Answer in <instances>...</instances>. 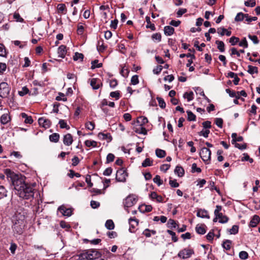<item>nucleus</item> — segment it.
<instances>
[{
  "instance_id": "f257e3e1",
  "label": "nucleus",
  "mask_w": 260,
  "mask_h": 260,
  "mask_svg": "<svg viewBox=\"0 0 260 260\" xmlns=\"http://www.w3.org/2000/svg\"><path fill=\"white\" fill-rule=\"evenodd\" d=\"M5 172L7 178H10L14 186L15 193L17 196L24 200H29L34 198V187L36 186V183H26L23 177H19L10 169H6Z\"/></svg>"
},
{
  "instance_id": "f03ea898",
  "label": "nucleus",
  "mask_w": 260,
  "mask_h": 260,
  "mask_svg": "<svg viewBox=\"0 0 260 260\" xmlns=\"http://www.w3.org/2000/svg\"><path fill=\"white\" fill-rule=\"evenodd\" d=\"M24 224L22 220H17L12 226V229L14 233L21 235L23 233Z\"/></svg>"
},
{
  "instance_id": "7ed1b4c3",
  "label": "nucleus",
  "mask_w": 260,
  "mask_h": 260,
  "mask_svg": "<svg viewBox=\"0 0 260 260\" xmlns=\"http://www.w3.org/2000/svg\"><path fill=\"white\" fill-rule=\"evenodd\" d=\"M138 201L137 197L135 194H130L128 196L123 202L125 208L132 207L136 204Z\"/></svg>"
},
{
  "instance_id": "20e7f679",
  "label": "nucleus",
  "mask_w": 260,
  "mask_h": 260,
  "mask_svg": "<svg viewBox=\"0 0 260 260\" xmlns=\"http://www.w3.org/2000/svg\"><path fill=\"white\" fill-rule=\"evenodd\" d=\"M11 88L6 82H2L0 84V96L2 98L8 97L10 93Z\"/></svg>"
},
{
  "instance_id": "39448f33",
  "label": "nucleus",
  "mask_w": 260,
  "mask_h": 260,
  "mask_svg": "<svg viewBox=\"0 0 260 260\" xmlns=\"http://www.w3.org/2000/svg\"><path fill=\"white\" fill-rule=\"evenodd\" d=\"M211 152L207 148L203 147L200 152V155L204 162L210 161L211 159Z\"/></svg>"
},
{
  "instance_id": "423d86ee",
  "label": "nucleus",
  "mask_w": 260,
  "mask_h": 260,
  "mask_svg": "<svg viewBox=\"0 0 260 260\" xmlns=\"http://www.w3.org/2000/svg\"><path fill=\"white\" fill-rule=\"evenodd\" d=\"M127 176L126 172L123 168H122L117 171L116 179L118 182H125Z\"/></svg>"
},
{
  "instance_id": "0eeeda50",
  "label": "nucleus",
  "mask_w": 260,
  "mask_h": 260,
  "mask_svg": "<svg viewBox=\"0 0 260 260\" xmlns=\"http://www.w3.org/2000/svg\"><path fill=\"white\" fill-rule=\"evenodd\" d=\"M193 253L194 251L192 249L184 248L178 253V256L185 259L190 257Z\"/></svg>"
},
{
  "instance_id": "6e6552de",
  "label": "nucleus",
  "mask_w": 260,
  "mask_h": 260,
  "mask_svg": "<svg viewBox=\"0 0 260 260\" xmlns=\"http://www.w3.org/2000/svg\"><path fill=\"white\" fill-rule=\"evenodd\" d=\"M88 250L89 260H93L98 258L102 255V254L95 249H90Z\"/></svg>"
},
{
  "instance_id": "1a4fd4ad",
  "label": "nucleus",
  "mask_w": 260,
  "mask_h": 260,
  "mask_svg": "<svg viewBox=\"0 0 260 260\" xmlns=\"http://www.w3.org/2000/svg\"><path fill=\"white\" fill-rule=\"evenodd\" d=\"M58 211H59L62 215L70 217L72 214V210L71 208H67L64 205L59 206L58 208Z\"/></svg>"
},
{
  "instance_id": "9d476101",
  "label": "nucleus",
  "mask_w": 260,
  "mask_h": 260,
  "mask_svg": "<svg viewBox=\"0 0 260 260\" xmlns=\"http://www.w3.org/2000/svg\"><path fill=\"white\" fill-rule=\"evenodd\" d=\"M38 122L40 126H42L45 128L50 127L51 125V121L45 117L39 118L38 119Z\"/></svg>"
},
{
  "instance_id": "9b49d317",
  "label": "nucleus",
  "mask_w": 260,
  "mask_h": 260,
  "mask_svg": "<svg viewBox=\"0 0 260 260\" xmlns=\"http://www.w3.org/2000/svg\"><path fill=\"white\" fill-rule=\"evenodd\" d=\"M90 84L94 90L99 89L101 86H102V83L100 79L98 78H92L90 80Z\"/></svg>"
},
{
  "instance_id": "f8f14e48",
  "label": "nucleus",
  "mask_w": 260,
  "mask_h": 260,
  "mask_svg": "<svg viewBox=\"0 0 260 260\" xmlns=\"http://www.w3.org/2000/svg\"><path fill=\"white\" fill-rule=\"evenodd\" d=\"M128 221L129 224V231L131 233H134L135 229L138 224V220L135 217H131L128 219Z\"/></svg>"
},
{
  "instance_id": "ddd939ff",
  "label": "nucleus",
  "mask_w": 260,
  "mask_h": 260,
  "mask_svg": "<svg viewBox=\"0 0 260 260\" xmlns=\"http://www.w3.org/2000/svg\"><path fill=\"white\" fill-rule=\"evenodd\" d=\"M73 142V137L71 134H67L63 136V142L66 146H70Z\"/></svg>"
},
{
  "instance_id": "4468645a",
  "label": "nucleus",
  "mask_w": 260,
  "mask_h": 260,
  "mask_svg": "<svg viewBox=\"0 0 260 260\" xmlns=\"http://www.w3.org/2000/svg\"><path fill=\"white\" fill-rule=\"evenodd\" d=\"M58 57L63 58L67 53L66 46L64 45H61L58 48Z\"/></svg>"
},
{
  "instance_id": "2eb2a0df",
  "label": "nucleus",
  "mask_w": 260,
  "mask_h": 260,
  "mask_svg": "<svg viewBox=\"0 0 260 260\" xmlns=\"http://www.w3.org/2000/svg\"><path fill=\"white\" fill-rule=\"evenodd\" d=\"M88 250H85L77 255L78 257V260H89L88 259Z\"/></svg>"
},
{
  "instance_id": "dca6fc26",
  "label": "nucleus",
  "mask_w": 260,
  "mask_h": 260,
  "mask_svg": "<svg viewBox=\"0 0 260 260\" xmlns=\"http://www.w3.org/2000/svg\"><path fill=\"white\" fill-rule=\"evenodd\" d=\"M149 197L152 200H156L157 202L161 203L163 202V198L161 196L158 195L156 192H151Z\"/></svg>"
},
{
  "instance_id": "f3484780",
  "label": "nucleus",
  "mask_w": 260,
  "mask_h": 260,
  "mask_svg": "<svg viewBox=\"0 0 260 260\" xmlns=\"http://www.w3.org/2000/svg\"><path fill=\"white\" fill-rule=\"evenodd\" d=\"M152 209V207L151 205H146L144 204L139 207V211L143 213L150 212L151 211Z\"/></svg>"
},
{
  "instance_id": "a211bd4d",
  "label": "nucleus",
  "mask_w": 260,
  "mask_h": 260,
  "mask_svg": "<svg viewBox=\"0 0 260 260\" xmlns=\"http://www.w3.org/2000/svg\"><path fill=\"white\" fill-rule=\"evenodd\" d=\"M260 221V218L258 215H255L251 219L249 226L251 227H255Z\"/></svg>"
},
{
  "instance_id": "6ab92c4d",
  "label": "nucleus",
  "mask_w": 260,
  "mask_h": 260,
  "mask_svg": "<svg viewBox=\"0 0 260 260\" xmlns=\"http://www.w3.org/2000/svg\"><path fill=\"white\" fill-rule=\"evenodd\" d=\"M197 216L201 218H209L210 216L208 215V212L205 210L200 209L198 210L197 214Z\"/></svg>"
},
{
  "instance_id": "aec40b11",
  "label": "nucleus",
  "mask_w": 260,
  "mask_h": 260,
  "mask_svg": "<svg viewBox=\"0 0 260 260\" xmlns=\"http://www.w3.org/2000/svg\"><path fill=\"white\" fill-rule=\"evenodd\" d=\"M232 144H236L237 143V142H241L243 140V138L242 136H239L237 137V135L236 133H233L232 134Z\"/></svg>"
},
{
  "instance_id": "412c9836",
  "label": "nucleus",
  "mask_w": 260,
  "mask_h": 260,
  "mask_svg": "<svg viewBox=\"0 0 260 260\" xmlns=\"http://www.w3.org/2000/svg\"><path fill=\"white\" fill-rule=\"evenodd\" d=\"M21 117L24 119V122L26 124H31L33 122V119L30 116H28L25 113L21 114Z\"/></svg>"
},
{
  "instance_id": "4be33fe9",
  "label": "nucleus",
  "mask_w": 260,
  "mask_h": 260,
  "mask_svg": "<svg viewBox=\"0 0 260 260\" xmlns=\"http://www.w3.org/2000/svg\"><path fill=\"white\" fill-rule=\"evenodd\" d=\"M174 32V28L171 26H166L164 27V33L166 36H171Z\"/></svg>"
},
{
  "instance_id": "5701e85b",
  "label": "nucleus",
  "mask_w": 260,
  "mask_h": 260,
  "mask_svg": "<svg viewBox=\"0 0 260 260\" xmlns=\"http://www.w3.org/2000/svg\"><path fill=\"white\" fill-rule=\"evenodd\" d=\"M0 120L2 124H6L10 121V117L8 114H4L1 116Z\"/></svg>"
},
{
  "instance_id": "b1692460",
  "label": "nucleus",
  "mask_w": 260,
  "mask_h": 260,
  "mask_svg": "<svg viewBox=\"0 0 260 260\" xmlns=\"http://www.w3.org/2000/svg\"><path fill=\"white\" fill-rule=\"evenodd\" d=\"M174 172L179 177H182L184 174V170L183 168L180 166H177L176 167Z\"/></svg>"
},
{
  "instance_id": "393cba45",
  "label": "nucleus",
  "mask_w": 260,
  "mask_h": 260,
  "mask_svg": "<svg viewBox=\"0 0 260 260\" xmlns=\"http://www.w3.org/2000/svg\"><path fill=\"white\" fill-rule=\"evenodd\" d=\"M205 225H200L198 224L196 227V231L197 233L201 235H204L206 233V230H205Z\"/></svg>"
},
{
  "instance_id": "a878e982",
  "label": "nucleus",
  "mask_w": 260,
  "mask_h": 260,
  "mask_svg": "<svg viewBox=\"0 0 260 260\" xmlns=\"http://www.w3.org/2000/svg\"><path fill=\"white\" fill-rule=\"evenodd\" d=\"M216 44L217 45V49L221 52H223L225 51V45L223 42L219 40H217L215 42Z\"/></svg>"
},
{
  "instance_id": "bb28decb",
  "label": "nucleus",
  "mask_w": 260,
  "mask_h": 260,
  "mask_svg": "<svg viewBox=\"0 0 260 260\" xmlns=\"http://www.w3.org/2000/svg\"><path fill=\"white\" fill-rule=\"evenodd\" d=\"M148 122L147 118L144 116H140L137 118V123L140 125L142 126Z\"/></svg>"
},
{
  "instance_id": "cd10ccee",
  "label": "nucleus",
  "mask_w": 260,
  "mask_h": 260,
  "mask_svg": "<svg viewBox=\"0 0 260 260\" xmlns=\"http://www.w3.org/2000/svg\"><path fill=\"white\" fill-rule=\"evenodd\" d=\"M248 16V14H244L242 12L238 13L235 18V20L236 21H241L244 18H246V17Z\"/></svg>"
},
{
  "instance_id": "c85d7f7f",
  "label": "nucleus",
  "mask_w": 260,
  "mask_h": 260,
  "mask_svg": "<svg viewBox=\"0 0 260 260\" xmlns=\"http://www.w3.org/2000/svg\"><path fill=\"white\" fill-rule=\"evenodd\" d=\"M57 9L59 13L66 14L67 12L66 6L64 4H58Z\"/></svg>"
},
{
  "instance_id": "c756f323",
  "label": "nucleus",
  "mask_w": 260,
  "mask_h": 260,
  "mask_svg": "<svg viewBox=\"0 0 260 260\" xmlns=\"http://www.w3.org/2000/svg\"><path fill=\"white\" fill-rule=\"evenodd\" d=\"M59 139V135L57 133H53L49 136V140L51 142L57 143Z\"/></svg>"
},
{
  "instance_id": "7c9ffc66",
  "label": "nucleus",
  "mask_w": 260,
  "mask_h": 260,
  "mask_svg": "<svg viewBox=\"0 0 260 260\" xmlns=\"http://www.w3.org/2000/svg\"><path fill=\"white\" fill-rule=\"evenodd\" d=\"M232 241L230 240H225L222 244V247L226 250H229L231 248Z\"/></svg>"
},
{
  "instance_id": "2f4dec72",
  "label": "nucleus",
  "mask_w": 260,
  "mask_h": 260,
  "mask_svg": "<svg viewBox=\"0 0 260 260\" xmlns=\"http://www.w3.org/2000/svg\"><path fill=\"white\" fill-rule=\"evenodd\" d=\"M216 216L218 217L220 223H225L229 220V218L226 216L223 215L222 213H220L218 216L217 215Z\"/></svg>"
},
{
  "instance_id": "473e14b6",
  "label": "nucleus",
  "mask_w": 260,
  "mask_h": 260,
  "mask_svg": "<svg viewBox=\"0 0 260 260\" xmlns=\"http://www.w3.org/2000/svg\"><path fill=\"white\" fill-rule=\"evenodd\" d=\"M84 143L85 146L88 147H95L97 146V142L93 140H87L85 141Z\"/></svg>"
},
{
  "instance_id": "72a5a7b5",
  "label": "nucleus",
  "mask_w": 260,
  "mask_h": 260,
  "mask_svg": "<svg viewBox=\"0 0 260 260\" xmlns=\"http://www.w3.org/2000/svg\"><path fill=\"white\" fill-rule=\"evenodd\" d=\"M7 196V190L3 185H0V200L6 197Z\"/></svg>"
},
{
  "instance_id": "f704fd0d",
  "label": "nucleus",
  "mask_w": 260,
  "mask_h": 260,
  "mask_svg": "<svg viewBox=\"0 0 260 260\" xmlns=\"http://www.w3.org/2000/svg\"><path fill=\"white\" fill-rule=\"evenodd\" d=\"M98 137L103 140H109L110 141L112 140V137L109 134H104L100 133Z\"/></svg>"
},
{
  "instance_id": "c9c22d12",
  "label": "nucleus",
  "mask_w": 260,
  "mask_h": 260,
  "mask_svg": "<svg viewBox=\"0 0 260 260\" xmlns=\"http://www.w3.org/2000/svg\"><path fill=\"white\" fill-rule=\"evenodd\" d=\"M183 98L186 99L188 102L192 101L193 99V92L192 91L186 92L183 94Z\"/></svg>"
},
{
  "instance_id": "e433bc0d",
  "label": "nucleus",
  "mask_w": 260,
  "mask_h": 260,
  "mask_svg": "<svg viewBox=\"0 0 260 260\" xmlns=\"http://www.w3.org/2000/svg\"><path fill=\"white\" fill-rule=\"evenodd\" d=\"M155 154L156 156L159 158H163L166 156V154L165 150L158 148L156 149Z\"/></svg>"
},
{
  "instance_id": "4c0bfd02",
  "label": "nucleus",
  "mask_w": 260,
  "mask_h": 260,
  "mask_svg": "<svg viewBox=\"0 0 260 260\" xmlns=\"http://www.w3.org/2000/svg\"><path fill=\"white\" fill-rule=\"evenodd\" d=\"M105 226L108 230H113L114 229L115 225L113 221L111 219H109L106 221Z\"/></svg>"
},
{
  "instance_id": "58836bf2",
  "label": "nucleus",
  "mask_w": 260,
  "mask_h": 260,
  "mask_svg": "<svg viewBox=\"0 0 260 260\" xmlns=\"http://www.w3.org/2000/svg\"><path fill=\"white\" fill-rule=\"evenodd\" d=\"M135 132L139 134H143V135H146L147 134V131L146 129L143 127L142 126H140L139 128H136L135 130Z\"/></svg>"
},
{
  "instance_id": "ea45409f",
  "label": "nucleus",
  "mask_w": 260,
  "mask_h": 260,
  "mask_svg": "<svg viewBox=\"0 0 260 260\" xmlns=\"http://www.w3.org/2000/svg\"><path fill=\"white\" fill-rule=\"evenodd\" d=\"M103 64L102 63H99V60L97 59H95L91 61V68L92 69H94L95 68H99L102 67Z\"/></svg>"
},
{
  "instance_id": "a19ab883",
  "label": "nucleus",
  "mask_w": 260,
  "mask_h": 260,
  "mask_svg": "<svg viewBox=\"0 0 260 260\" xmlns=\"http://www.w3.org/2000/svg\"><path fill=\"white\" fill-rule=\"evenodd\" d=\"M106 48V47L104 45L103 41L98 42L97 45V50L100 52H103Z\"/></svg>"
},
{
  "instance_id": "79ce46f5",
  "label": "nucleus",
  "mask_w": 260,
  "mask_h": 260,
  "mask_svg": "<svg viewBox=\"0 0 260 260\" xmlns=\"http://www.w3.org/2000/svg\"><path fill=\"white\" fill-rule=\"evenodd\" d=\"M248 69L247 71L250 74H253L254 73L257 74L258 73V68L256 67L249 65Z\"/></svg>"
},
{
  "instance_id": "37998d69",
  "label": "nucleus",
  "mask_w": 260,
  "mask_h": 260,
  "mask_svg": "<svg viewBox=\"0 0 260 260\" xmlns=\"http://www.w3.org/2000/svg\"><path fill=\"white\" fill-rule=\"evenodd\" d=\"M146 20L147 23V25H146L147 28H150L152 30H155V27L154 24L151 23L150 22V17L148 16H147L146 17Z\"/></svg>"
},
{
  "instance_id": "c03bdc74",
  "label": "nucleus",
  "mask_w": 260,
  "mask_h": 260,
  "mask_svg": "<svg viewBox=\"0 0 260 260\" xmlns=\"http://www.w3.org/2000/svg\"><path fill=\"white\" fill-rule=\"evenodd\" d=\"M153 161L149 158H146L142 162V166L143 167H147L152 165Z\"/></svg>"
},
{
  "instance_id": "a18cd8bd",
  "label": "nucleus",
  "mask_w": 260,
  "mask_h": 260,
  "mask_svg": "<svg viewBox=\"0 0 260 260\" xmlns=\"http://www.w3.org/2000/svg\"><path fill=\"white\" fill-rule=\"evenodd\" d=\"M13 18L15 20L16 22H23L24 19L20 16V14L15 12L13 14Z\"/></svg>"
},
{
  "instance_id": "49530a36",
  "label": "nucleus",
  "mask_w": 260,
  "mask_h": 260,
  "mask_svg": "<svg viewBox=\"0 0 260 260\" xmlns=\"http://www.w3.org/2000/svg\"><path fill=\"white\" fill-rule=\"evenodd\" d=\"M187 114V119L189 121H195L196 119V115L190 111H186Z\"/></svg>"
},
{
  "instance_id": "de8ad7c7",
  "label": "nucleus",
  "mask_w": 260,
  "mask_h": 260,
  "mask_svg": "<svg viewBox=\"0 0 260 260\" xmlns=\"http://www.w3.org/2000/svg\"><path fill=\"white\" fill-rule=\"evenodd\" d=\"M156 99L158 101L159 106L161 108L164 109L166 107V104L164 99L160 97H157Z\"/></svg>"
},
{
  "instance_id": "09e8293b",
  "label": "nucleus",
  "mask_w": 260,
  "mask_h": 260,
  "mask_svg": "<svg viewBox=\"0 0 260 260\" xmlns=\"http://www.w3.org/2000/svg\"><path fill=\"white\" fill-rule=\"evenodd\" d=\"M167 226L169 228H176L177 224L174 220L170 219L168 221Z\"/></svg>"
},
{
  "instance_id": "8fccbe9b",
  "label": "nucleus",
  "mask_w": 260,
  "mask_h": 260,
  "mask_svg": "<svg viewBox=\"0 0 260 260\" xmlns=\"http://www.w3.org/2000/svg\"><path fill=\"white\" fill-rule=\"evenodd\" d=\"M58 124L60 125V127L61 128H66L67 129H69L70 128V126L67 125V122L65 121V120L61 119L59 121Z\"/></svg>"
},
{
  "instance_id": "3c124183",
  "label": "nucleus",
  "mask_w": 260,
  "mask_h": 260,
  "mask_svg": "<svg viewBox=\"0 0 260 260\" xmlns=\"http://www.w3.org/2000/svg\"><path fill=\"white\" fill-rule=\"evenodd\" d=\"M29 92V89L26 87H23L21 91H18V94L20 96H23L24 95L28 93Z\"/></svg>"
},
{
  "instance_id": "603ef678",
  "label": "nucleus",
  "mask_w": 260,
  "mask_h": 260,
  "mask_svg": "<svg viewBox=\"0 0 260 260\" xmlns=\"http://www.w3.org/2000/svg\"><path fill=\"white\" fill-rule=\"evenodd\" d=\"M131 84L134 85L138 84L139 82L138 76L136 75L133 76L131 80Z\"/></svg>"
},
{
  "instance_id": "864d4df0",
  "label": "nucleus",
  "mask_w": 260,
  "mask_h": 260,
  "mask_svg": "<svg viewBox=\"0 0 260 260\" xmlns=\"http://www.w3.org/2000/svg\"><path fill=\"white\" fill-rule=\"evenodd\" d=\"M110 96L112 98H115L116 100L120 98V91L117 90L115 91H112L110 93Z\"/></svg>"
},
{
  "instance_id": "5fc2aeb1",
  "label": "nucleus",
  "mask_w": 260,
  "mask_h": 260,
  "mask_svg": "<svg viewBox=\"0 0 260 260\" xmlns=\"http://www.w3.org/2000/svg\"><path fill=\"white\" fill-rule=\"evenodd\" d=\"M244 4L246 7H253L256 5V2L255 0H248L245 2Z\"/></svg>"
},
{
  "instance_id": "6e6d98bb",
  "label": "nucleus",
  "mask_w": 260,
  "mask_h": 260,
  "mask_svg": "<svg viewBox=\"0 0 260 260\" xmlns=\"http://www.w3.org/2000/svg\"><path fill=\"white\" fill-rule=\"evenodd\" d=\"M167 232L172 236V240L174 242H177L178 241V238L176 236V234L173 231L168 230Z\"/></svg>"
},
{
  "instance_id": "4d7b16f0",
  "label": "nucleus",
  "mask_w": 260,
  "mask_h": 260,
  "mask_svg": "<svg viewBox=\"0 0 260 260\" xmlns=\"http://www.w3.org/2000/svg\"><path fill=\"white\" fill-rule=\"evenodd\" d=\"M239 42V39L238 37L233 36L229 39V42L232 45H235Z\"/></svg>"
},
{
  "instance_id": "13d9d810",
  "label": "nucleus",
  "mask_w": 260,
  "mask_h": 260,
  "mask_svg": "<svg viewBox=\"0 0 260 260\" xmlns=\"http://www.w3.org/2000/svg\"><path fill=\"white\" fill-rule=\"evenodd\" d=\"M201 171H202V170H201V168L197 167V164L196 163H193L192 165V166H191V172L192 173H194V172L201 173Z\"/></svg>"
},
{
  "instance_id": "bf43d9fd",
  "label": "nucleus",
  "mask_w": 260,
  "mask_h": 260,
  "mask_svg": "<svg viewBox=\"0 0 260 260\" xmlns=\"http://www.w3.org/2000/svg\"><path fill=\"white\" fill-rule=\"evenodd\" d=\"M94 123L91 121H88L86 123L85 127L87 129L92 131L94 128Z\"/></svg>"
},
{
  "instance_id": "052dcab7",
  "label": "nucleus",
  "mask_w": 260,
  "mask_h": 260,
  "mask_svg": "<svg viewBox=\"0 0 260 260\" xmlns=\"http://www.w3.org/2000/svg\"><path fill=\"white\" fill-rule=\"evenodd\" d=\"M153 180L154 183L157 184L158 186H160L162 184V181L161 180L159 175H156Z\"/></svg>"
},
{
  "instance_id": "680f3d73",
  "label": "nucleus",
  "mask_w": 260,
  "mask_h": 260,
  "mask_svg": "<svg viewBox=\"0 0 260 260\" xmlns=\"http://www.w3.org/2000/svg\"><path fill=\"white\" fill-rule=\"evenodd\" d=\"M239 226L237 225H234L232 229L229 231L231 234H236L238 233Z\"/></svg>"
},
{
  "instance_id": "e2e57ef3",
  "label": "nucleus",
  "mask_w": 260,
  "mask_h": 260,
  "mask_svg": "<svg viewBox=\"0 0 260 260\" xmlns=\"http://www.w3.org/2000/svg\"><path fill=\"white\" fill-rule=\"evenodd\" d=\"M152 39L153 40H156L157 42L161 41V36L159 33H155L152 35Z\"/></svg>"
},
{
  "instance_id": "0e129e2a",
  "label": "nucleus",
  "mask_w": 260,
  "mask_h": 260,
  "mask_svg": "<svg viewBox=\"0 0 260 260\" xmlns=\"http://www.w3.org/2000/svg\"><path fill=\"white\" fill-rule=\"evenodd\" d=\"M239 45L240 47H243L244 48L248 47V43L247 42L246 38H244L239 43Z\"/></svg>"
},
{
  "instance_id": "69168bd1",
  "label": "nucleus",
  "mask_w": 260,
  "mask_h": 260,
  "mask_svg": "<svg viewBox=\"0 0 260 260\" xmlns=\"http://www.w3.org/2000/svg\"><path fill=\"white\" fill-rule=\"evenodd\" d=\"M83 57L84 55L83 54L78 52H76L73 56V59L74 60H77L79 59L82 60L83 59Z\"/></svg>"
},
{
  "instance_id": "338daca9",
  "label": "nucleus",
  "mask_w": 260,
  "mask_h": 260,
  "mask_svg": "<svg viewBox=\"0 0 260 260\" xmlns=\"http://www.w3.org/2000/svg\"><path fill=\"white\" fill-rule=\"evenodd\" d=\"M239 257L242 259H246L248 257V254L246 251H242L239 253Z\"/></svg>"
},
{
  "instance_id": "774afa93",
  "label": "nucleus",
  "mask_w": 260,
  "mask_h": 260,
  "mask_svg": "<svg viewBox=\"0 0 260 260\" xmlns=\"http://www.w3.org/2000/svg\"><path fill=\"white\" fill-rule=\"evenodd\" d=\"M60 226L61 228L63 229H66L67 230L70 229L71 228L70 225L63 220H62L60 222Z\"/></svg>"
}]
</instances>
